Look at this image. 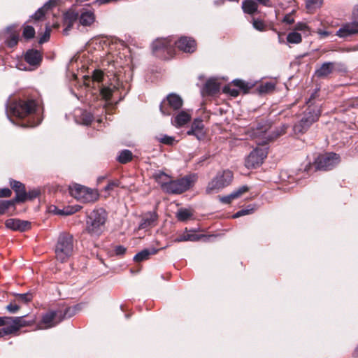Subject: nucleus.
Listing matches in <instances>:
<instances>
[{"mask_svg": "<svg viewBox=\"0 0 358 358\" xmlns=\"http://www.w3.org/2000/svg\"><path fill=\"white\" fill-rule=\"evenodd\" d=\"M309 111L305 114L301 120L294 126L295 133H303L320 116L321 110L320 108H309Z\"/></svg>", "mask_w": 358, "mask_h": 358, "instance_id": "9", "label": "nucleus"}, {"mask_svg": "<svg viewBox=\"0 0 358 358\" xmlns=\"http://www.w3.org/2000/svg\"><path fill=\"white\" fill-rule=\"evenodd\" d=\"M190 120L191 114L187 111L182 110L172 118L171 124L176 127H180L189 122Z\"/></svg>", "mask_w": 358, "mask_h": 358, "instance_id": "18", "label": "nucleus"}, {"mask_svg": "<svg viewBox=\"0 0 358 358\" xmlns=\"http://www.w3.org/2000/svg\"><path fill=\"white\" fill-rule=\"evenodd\" d=\"M6 326H5V327L2 328L1 329H0V337H3L6 335H9V334H11V333H6Z\"/></svg>", "mask_w": 358, "mask_h": 358, "instance_id": "60", "label": "nucleus"}, {"mask_svg": "<svg viewBox=\"0 0 358 358\" xmlns=\"http://www.w3.org/2000/svg\"><path fill=\"white\" fill-rule=\"evenodd\" d=\"M14 299L15 300V302H17L19 304L27 303L31 301L32 294L29 292L24 294H16Z\"/></svg>", "mask_w": 358, "mask_h": 358, "instance_id": "34", "label": "nucleus"}, {"mask_svg": "<svg viewBox=\"0 0 358 358\" xmlns=\"http://www.w3.org/2000/svg\"><path fill=\"white\" fill-rule=\"evenodd\" d=\"M19 40V34L16 32H11L6 40L7 45L10 48L15 46Z\"/></svg>", "mask_w": 358, "mask_h": 358, "instance_id": "37", "label": "nucleus"}, {"mask_svg": "<svg viewBox=\"0 0 358 358\" xmlns=\"http://www.w3.org/2000/svg\"><path fill=\"white\" fill-rule=\"evenodd\" d=\"M205 235H199L194 233L193 231H187V229H185V231L178 235L176 239L174 240V242L180 243V242H185V241H198L201 240L202 238H204Z\"/></svg>", "mask_w": 358, "mask_h": 358, "instance_id": "20", "label": "nucleus"}, {"mask_svg": "<svg viewBox=\"0 0 358 358\" xmlns=\"http://www.w3.org/2000/svg\"><path fill=\"white\" fill-rule=\"evenodd\" d=\"M282 22H294V19L292 17L291 13L286 15Z\"/></svg>", "mask_w": 358, "mask_h": 358, "instance_id": "58", "label": "nucleus"}, {"mask_svg": "<svg viewBox=\"0 0 358 358\" xmlns=\"http://www.w3.org/2000/svg\"><path fill=\"white\" fill-rule=\"evenodd\" d=\"M158 250L152 248V249H145L142 251L137 253L134 257V260L136 262H140L144 260H146L149 258V257L152 255H155L157 252Z\"/></svg>", "mask_w": 358, "mask_h": 358, "instance_id": "28", "label": "nucleus"}, {"mask_svg": "<svg viewBox=\"0 0 358 358\" xmlns=\"http://www.w3.org/2000/svg\"><path fill=\"white\" fill-rule=\"evenodd\" d=\"M177 48L187 53H191L195 51L196 48V41L190 37L182 36L177 41H173Z\"/></svg>", "mask_w": 358, "mask_h": 358, "instance_id": "12", "label": "nucleus"}, {"mask_svg": "<svg viewBox=\"0 0 358 358\" xmlns=\"http://www.w3.org/2000/svg\"><path fill=\"white\" fill-rule=\"evenodd\" d=\"M307 27H306V24H300L299 26L297 27V30H303L304 29H306Z\"/></svg>", "mask_w": 358, "mask_h": 358, "instance_id": "63", "label": "nucleus"}, {"mask_svg": "<svg viewBox=\"0 0 358 358\" xmlns=\"http://www.w3.org/2000/svg\"><path fill=\"white\" fill-rule=\"evenodd\" d=\"M252 212H253V208L243 209V210H241L236 212L235 214L233 215L232 217H233V218H238V217L243 216V215H249V214L252 213Z\"/></svg>", "mask_w": 358, "mask_h": 358, "instance_id": "47", "label": "nucleus"}, {"mask_svg": "<svg viewBox=\"0 0 358 358\" xmlns=\"http://www.w3.org/2000/svg\"><path fill=\"white\" fill-rule=\"evenodd\" d=\"M234 176L230 170H224L217 173L216 176L208 182L206 187L207 194L217 193L227 187L232 182Z\"/></svg>", "mask_w": 358, "mask_h": 358, "instance_id": "3", "label": "nucleus"}, {"mask_svg": "<svg viewBox=\"0 0 358 358\" xmlns=\"http://www.w3.org/2000/svg\"><path fill=\"white\" fill-rule=\"evenodd\" d=\"M287 41L289 43H299L301 41V35L296 31L288 34Z\"/></svg>", "mask_w": 358, "mask_h": 358, "instance_id": "38", "label": "nucleus"}, {"mask_svg": "<svg viewBox=\"0 0 358 358\" xmlns=\"http://www.w3.org/2000/svg\"><path fill=\"white\" fill-rule=\"evenodd\" d=\"M69 191L73 197L83 203L94 202L99 198L96 190L78 184L71 187Z\"/></svg>", "mask_w": 358, "mask_h": 358, "instance_id": "6", "label": "nucleus"}, {"mask_svg": "<svg viewBox=\"0 0 358 358\" xmlns=\"http://www.w3.org/2000/svg\"><path fill=\"white\" fill-rule=\"evenodd\" d=\"M187 134L194 136L198 140L203 139L206 134L203 121L201 119H195Z\"/></svg>", "mask_w": 358, "mask_h": 358, "instance_id": "15", "label": "nucleus"}, {"mask_svg": "<svg viewBox=\"0 0 358 358\" xmlns=\"http://www.w3.org/2000/svg\"><path fill=\"white\" fill-rule=\"evenodd\" d=\"M266 156V152L262 148L252 150L245 159V166L248 169H255L260 166Z\"/></svg>", "mask_w": 358, "mask_h": 358, "instance_id": "11", "label": "nucleus"}, {"mask_svg": "<svg viewBox=\"0 0 358 358\" xmlns=\"http://www.w3.org/2000/svg\"><path fill=\"white\" fill-rule=\"evenodd\" d=\"M50 29L48 27H45V30L43 36L39 38L38 43L42 44L46 41H48L50 38Z\"/></svg>", "mask_w": 358, "mask_h": 358, "instance_id": "45", "label": "nucleus"}, {"mask_svg": "<svg viewBox=\"0 0 358 358\" xmlns=\"http://www.w3.org/2000/svg\"><path fill=\"white\" fill-rule=\"evenodd\" d=\"M11 194V190L8 188L0 189V197H9Z\"/></svg>", "mask_w": 358, "mask_h": 358, "instance_id": "51", "label": "nucleus"}, {"mask_svg": "<svg viewBox=\"0 0 358 358\" xmlns=\"http://www.w3.org/2000/svg\"><path fill=\"white\" fill-rule=\"evenodd\" d=\"M158 215L156 212H148L142 215L138 229L147 230L157 224Z\"/></svg>", "mask_w": 358, "mask_h": 358, "instance_id": "13", "label": "nucleus"}, {"mask_svg": "<svg viewBox=\"0 0 358 358\" xmlns=\"http://www.w3.org/2000/svg\"><path fill=\"white\" fill-rule=\"evenodd\" d=\"M248 190V187L247 186H242L238 188L237 190L234 191L230 194L222 196L220 198V201L223 203H230L232 200L238 198L243 193L246 192Z\"/></svg>", "mask_w": 358, "mask_h": 358, "instance_id": "22", "label": "nucleus"}, {"mask_svg": "<svg viewBox=\"0 0 358 358\" xmlns=\"http://www.w3.org/2000/svg\"><path fill=\"white\" fill-rule=\"evenodd\" d=\"M305 3L306 9L313 11L322 6L323 0H305Z\"/></svg>", "mask_w": 358, "mask_h": 358, "instance_id": "33", "label": "nucleus"}, {"mask_svg": "<svg viewBox=\"0 0 358 358\" xmlns=\"http://www.w3.org/2000/svg\"><path fill=\"white\" fill-rule=\"evenodd\" d=\"M352 22H358V6H356L353 9Z\"/></svg>", "mask_w": 358, "mask_h": 358, "instance_id": "55", "label": "nucleus"}, {"mask_svg": "<svg viewBox=\"0 0 358 358\" xmlns=\"http://www.w3.org/2000/svg\"><path fill=\"white\" fill-rule=\"evenodd\" d=\"M27 194V199H33L39 195V191L34 189V190L29 191Z\"/></svg>", "mask_w": 358, "mask_h": 358, "instance_id": "53", "label": "nucleus"}, {"mask_svg": "<svg viewBox=\"0 0 358 358\" xmlns=\"http://www.w3.org/2000/svg\"><path fill=\"white\" fill-rule=\"evenodd\" d=\"M79 13L74 9L71 8L64 14V22H74L77 20Z\"/></svg>", "mask_w": 358, "mask_h": 358, "instance_id": "32", "label": "nucleus"}, {"mask_svg": "<svg viewBox=\"0 0 358 358\" xmlns=\"http://www.w3.org/2000/svg\"><path fill=\"white\" fill-rule=\"evenodd\" d=\"M193 210L190 208H180L176 213L177 219L180 222H185L192 218Z\"/></svg>", "mask_w": 358, "mask_h": 358, "instance_id": "29", "label": "nucleus"}, {"mask_svg": "<svg viewBox=\"0 0 358 358\" xmlns=\"http://www.w3.org/2000/svg\"><path fill=\"white\" fill-rule=\"evenodd\" d=\"M78 209L77 208H76L74 207L68 206L64 208L63 209H59V211H57V215H69L73 214L74 213L78 211Z\"/></svg>", "mask_w": 358, "mask_h": 358, "instance_id": "40", "label": "nucleus"}, {"mask_svg": "<svg viewBox=\"0 0 358 358\" xmlns=\"http://www.w3.org/2000/svg\"><path fill=\"white\" fill-rule=\"evenodd\" d=\"M59 0H48L42 7L39 8L35 13L31 16L35 20H43L45 15L52 8L56 6Z\"/></svg>", "mask_w": 358, "mask_h": 358, "instance_id": "16", "label": "nucleus"}, {"mask_svg": "<svg viewBox=\"0 0 358 358\" xmlns=\"http://www.w3.org/2000/svg\"><path fill=\"white\" fill-rule=\"evenodd\" d=\"M173 41L170 38H157L152 44V49L155 54L162 57L164 52L170 54L172 52Z\"/></svg>", "mask_w": 358, "mask_h": 358, "instance_id": "10", "label": "nucleus"}, {"mask_svg": "<svg viewBox=\"0 0 358 358\" xmlns=\"http://www.w3.org/2000/svg\"><path fill=\"white\" fill-rule=\"evenodd\" d=\"M358 34V24H345V25L337 31L340 37H347Z\"/></svg>", "mask_w": 358, "mask_h": 358, "instance_id": "21", "label": "nucleus"}, {"mask_svg": "<svg viewBox=\"0 0 358 358\" xmlns=\"http://www.w3.org/2000/svg\"><path fill=\"white\" fill-rule=\"evenodd\" d=\"M126 248L122 245H117L115 248V252L117 255H122L126 252Z\"/></svg>", "mask_w": 358, "mask_h": 358, "instance_id": "52", "label": "nucleus"}, {"mask_svg": "<svg viewBox=\"0 0 358 358\" xmlns=\"http://www.w3.org/2000/svg\"><path fill=\"white\" fill-rule=\"evenodd\" d=\"M195 181L194 176H188L178 180H171L166 187L168 194H181L189 189Z\"/></svg>", "mask_w": 358, "mask_h": 358, "instance_id": "7", "label": "nucleus"}, {"mask_svg": "<svg viewBox=\"0 0 358 358\" xmlns=\"http://www.w3.org/2000/svg\"><path fill=\"white\" fill-rule=\"evenodd\" d=\"M118 181H111L108 183V185L105 187L106 191L112 190L115 187L118 186Z\"/></svg>", "mask_w": 358, "mask_h": 358, "instance_id": "54", "label": "nucleus"}, {"mask_svg": "<svg viewBox=\"0 0 358 358\" xmlns=\"http://www.w3.org/2000/svg\"><path fill=\"white\" fill-rule=\"evenodd\" d=\"M10 186L16 194L15 201L24 202L27 199V194L22 183L19 181L13 180L10 182Z\"/></svg>", "mask_w": 358, "mask_h": 358, "instance_id": "17", "label": "nucleus"}, {"mask_svg": "<svg viewBox=\"0 0 358 358\" xmlns=\"http://www.w3.org/2000/svg\"><path fill=\"white\" fill-rule=\"evenodd\" d=\"M82 115L83 117V122L82 123L86 125L90 124L92 121V116L90 113H88L87 112H84Z\"/></svg>", "mask_w": 358, "mask_h": 358, "instance_id": "49", "label": "nucleus"}, {"mask_svg": "<svg viewBox=\"0 0 358 358\" xmlns=\"http://www.w3.org/2000/svg\"><path fill=\"white\" fill-rule=\"evenodd\" d=\"M94 12L91 10L83 11L80 16V22H94Z\"/></svg>", "mask_w": 358, "mask_h": 358, "instance_id": "35", "label": "nucleus"}, {"mask_svg": "<svg viewBox=\"0 0 358 358\" xmlns=\"http://www.w3.org/2000/svg\"><path fill=\"white\" fill-rule=\"evenodd\" d=\"M36 322V317L30 320H25L24 316L22 317H0V327L6 326V333L11 334L17 332L21 327L31 326Z\"/></svg>", "mask_w": 358, "mask_h": 358, "instance_id": "5", "label": "nucleus"}, {"mask_svg": "<svg viewBox=\"0 0 358 358\" xmlns=\"http://www.w3.org/2000/svg\"><path fill=\"white\" fill-rule=\"evenodd\" d=\"M73 29V24H67L66 27L63 29L64 35H69L70 31Z\"/></svg>", "mask_w": 358, "mask_h": 358, "instance_id": "57", "label": "nucleus"}, {"mask_svg": "<svg viewBox=\"0 0 358 358\" xmlns=\"http://www.w3.org/2000/svg\"><path fill=\"white\" fill-rule=\"evenodd\" d=\"M287 128V126L285 124H283L282 127V130L280 131V132L278 133L277 136H280V135H282L283 134H285Z\"/></svg>", "mask_w": 358, "mask_h": 358, "instance_id": "62", "label": "nucleus"}, {"mask_svg": "<svg viewBox=\"0 0 358 358\" xmlns=\"http://www.w3.org/2000/svg\"><path fill=\"white\" fill-rule=\"evenodd\" d=\"M59 208H58L57 206H50V208H49V211H50V213H53V214H55V215H57V211H59Z\"/></svg>", "mask_w": 358, "mask_h": 358, "instance_id": "59", "label": "nucleus"}, {"mask_svg": "<svg viewBox=\"0 0 358 358\" xmlns=\"http://www.w3.org/2000/svg\"><path fill=\"white\" fill-rule=\"evenodd\" d=\"M253 27L260 31L266 30L267 24H252Z\"/></svg>", "mask_w": 358, "mask_h": 358, "instance_id": "56", "label": "nucleus"}, {"mask_svg": "<svg viewBox=\"0 0 358 358\" xmlns=\"http://www.w3.org/2000/svg\"><path fill=\"white\" fill-rule=\"evenodd\" d=\"M259 4L253 0H244L242 2L241 8L245 14L254 15L258 10Z\"/></svg>", "mask_w": 358, "mask_h": 358, "instance_id": "24", "label": "nucleus"}, {"mask_svg": "<svg viewBox=\"0 0 358 358\" xmlns=\"http://www.w3.org/2000/svg\"><path fill=\"white\" fill-rule=\"evenodd\" d=\"M166 101L169 107L174 110L180 109L183 104L182 98L179 95L173 93L167 96Z\"/></svg>", "mask_w": 358, "mask_h": 358, "instance_id": "23", "label": "nucleus"}, {"mask_svg": "<svg viewBox=\"0 0 358 358\" xmlns=\"http://www.w3.org/2000/svg\"><path fill=\"white\" fill-rule=\"evenodd\" d=\"M107 213L102 208L92 211L87 216L86 221V231L94 236H100L105 229Z\"/></svg>", "mask_w": 358, "mask_h": 358, "instance_id": "1", "label": "nucleus"}, {"mask_svg": "<svg viewBox=\"0 0 358 358\" xmlns=\"http://www.w3.org/2000/svg\"><path fill=\"white\" fill-rule=\"evenodd\" d=\"M101 95L105 100H109L112 96V90L108 87H103L101 90Z\"/></svg>", "mask_w": 358, "mask_h": 358, "instance_id": "46", "label": "nucleus"}, {"mask_svg": "<svg viewBox=\"0 0 358 358\" xmlns=\"http://www.w3.org/2000/svg\"><path fill=\"white\" fill-rule=\"evenodd\" d=\"M220 90L218 83L214 78L209 79L205 84L203 89V92L206 94H214Z\"/></svg>", "mask_w": 358, "mask_h": 358, "instance_id": "26", "label": "nucleus"}, {"mask_svg": "<svg viewBox=\"0 0 358 358\" xmlns=\"http://www.w3.org/2000/svg\"><path fill=\"white\" fill-rule=\"evenodd\" d=\"M154 177L156 181L161 185L162 189L165 192L166 186L169 185V182L171 181L169 176L163 172H159L156 173Z\"/></svg>", "mask_w": 358, "mask_h": 358, "instance_id": "30", "label": "nucleus"}, {"mask_svg": "<svg viewBox=\"0 0 358 358\" xmlns=\"http://www.w3.org/2000/svg\"><path fill=\"white\" fill-rule=\"evenodd\" d=\"M74 248L73 237L71 234L62 232L59 234L55 245V252L57 260L66 262L73 255Z\"/></svg>", "mask_w": 358, "mask_h": 358, "instance_id": "2", "label": "nucleus"}, {"mask_svg": "<svg viewBox=\"0 0 358 358\" xmlns=\"http://www.w3.org/2000/svg\"><path fill=\"white\" fill-rule=\"evenodd\" d=\"M41 60V55L38 50H29L25 55V61L31 65H37Z\"/></svg>", "mask_w": 358, "mask_h": 358, "instance_id": "25", "label": "nucleus"}, {"mask_svg": "<svg viewBox=\"0 0 358 358\" xmlns=\"http://www.w3.org/2000/svg\"><path fill=\"white\" fill-rule=\"evenodd\" d=\"M35 29L33 27L30 25H27L24 27L22 36L26 40L31 39L35 36Z\"/></svg>", "mask_w": 358, "mask_h": 358, "instance_id": "39", "label": "nucleus"}, {"mask_svg": "<svg viewBox=\"0 0 358 358\" xmlns=\"http://www.w3.org/2000/svg\"><path fill=\"white\" fill-rule=\"evenodd\" d=\"M36 103L34 100H19L11 103L9 114L15 117L22 119L34 113Z\"/></svg>", "mask_w": 358, "mask_h": 358, "instance_id": "4", "label": "nucleus"}, {"mask_svg": "<svg viewBox=\"0 0 358 358\" xmlns=\"http://www.w3.org/2000/svg\"><path fill=\"white\" fill-rule=\"evenodd\" d=\"M103 73L100 70H95L92 75V78L94 81H96L98 83L101 82L103 79Z\"/></svg>", "mask_w": 358, "mask_h": 358, "instance_id": "48", "label": "nucleus"}, {"mask_svg": "<svg viewBox=\"0 0 358 358\" xmlns=\"http://www.w3.org/2000/svg\"><path fill=\"white\" fill-rule=\"evenodd\" d=\"M333 69V63L325 62L315 71V75L319 78H324L331 73Z\"/></svg>", "mask_w": 358, "mask_h": 358, "instance_id": "27", "label": "nucleus"}, {"mask_svg": "<svg viewBox=\"0 0 358 358\" xmlns=\"http://www.w3.org/2000/svg\"><path fill=\"white\" fill-rule=\"evenodd\" d=\"M319 34L322 36H327L329 34L327 31H320Z\"/></svg>", "mask_w": 358, "mask_h": 358, "instance_id": "64", "label": "nucleus"}, {"mask_svg": "<svg viewBox=\"0 0 358 358\" xmlns=\"http://www.w3.org/2000/svg\"><path fill=\"white\" fill-rule=\"evenodd\" d=\"M14 204L13 201H3L0 202V215L3 214L6 210Z\"/></svg>", "mask_w": 358, "mask_h": 358, "instance_id": "44", "label": "nucleus"}, {"mask_svg": "<svg viewBox=\"0 0 358 358\" xmlns=\"http://www.w3.org/2000/svg\"><path fill=\"white\" fill-rule=\"evenodd\" d=\"M164 102H163L161 106H160V110L162 112V113L163 115H170V113L169 111H166L164 108Z\"/></svg>", "mask_w": 358, "mask_h": 358, "instance_id": "61", "label": "nucleus"}, {"mask_svg": "<svg viewBox=\"0 0 358 358\" xmlns=\"http://www.w3.org/2000/svg\"><path fill=\"white\" fill-rule=\"evenodd\" d=\"M132 159V153L129 150H122L119 156L118 161L122 164H125L131 160Z\"/></svg>", "mask_w": 358, "mask_h": 358, "instance_id": "36", "label": "nucleus"}, {"mask_svg": "<svg viewBox=\"0 0 358 358\" xmlns=\"http://www.w3.org/2000/svg\"><path fill=\"white\" fill-rule=\"evenodd\" d=\"M20 309V304L17 302H15V300L13 299L8 305L6 306V310L10 313H15Z\"/></svg>", "mask_w": 358, "mask_h": 358, "instance_id": "41", "label": "nucleus"}, {"mask_svg": "<svg viewBox=\"0 0 358 358\" xmlns=\"http://www.w3.org/2000/svg\"><path fill=\"white\" fill-rule=\"evenodd\" d=\"M159 141L164 144L169 145H172L176 142L173 137L167 135L162 136L159 138Z\"/></svg>", "mask_w": 358, "mask_h": 358, "instance_id": "43", "label": "nucleus"}, {"mask_svg": "<svg viewBox=\"0 0 358 358\" xmlns=\"http://www.w3.org/2000/svg\"><path fill=\"white\" fill-rule=\"evenodd\" d=\"M275 87V83L272 81L262 83L258 86V91L261 94H266L273 92Z\"/></svg>", "mask_w": 358, "mask_h": 358, "instance_id": "31", "label": "nucleus"}, {"mask_svg": "<svg viewBox=\"0 0 358 358\" xmlns=\"http://www.w3.org/2000/svg\"><path fill=\"white\" fill-rule=\"evenodd\" d=\"M340 162V157L336 153H325L320 155L314 162L317 170H329L337 165Z\"/></svg>", "mask_w": 358, "mask_h": 358, "instance_id": "8", "label": "nucleus"}, {"mask_svg": "<svg viewBox=\"0 0 358 358\" xmlns=\"http://www.w3.org/2000/svg\"><path fill=\"white\" fill-rule=\"evenodd\" d=\"M232 83L235 86L239 87V89L243 90L245 92H246L248 91V90L249 89L248 84L242 80H238V79L234 80H233Z\"/></svg>", "mask_w": 358, "mask_h": 358, "instance_id": "42", "label": "nucleus"}, {"mask_svg": "<svg viewBox=\"0 0 358 358\" xmlns=\"http://www.w3.org/2000/svg\"><path fill=\"white\" fill-rule=\"evenodd\" d=\"M57 313L51 311L45 314L41 320V323L38 324V329H48L55 326L57 322H55Z\"/></svg>", "mask_w": 358, "mask_h": 358, "instance_id": "19", "label": "nucleus"}, {"mask_svg": "<svg viewBox=\"0 0 358 358\" xmlns=\"http://www.w3.org/2000/svg\"><path fill=\"white\" fill-rule=\"evenodd\" d=\"M224 91L229 94L231 96L236 97L239 94V90L236 89H231L230 87H224Z\"/></svg>", "mask_w": 358, "mask_h": 358, "instance_id": "50", "label": "nucleus"}, {"mask_svg": "<svg viewBox=\"0 0 358 358\" xmlns=\"http://www.w3.org/2000/svg\"><path fill=\"white\" fill-rule=\"evenodd\" d=\"M5 225L8 229L21 232L27 231L31 228L29 222L15 218L8 219L5 222Z\"/></svg>", "mask_w": 358, "mask_h": 358, "instance_id": "14", "label": "nucleus"}]
</instances>
